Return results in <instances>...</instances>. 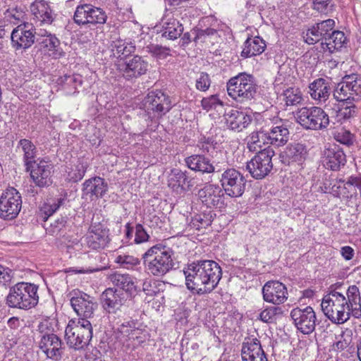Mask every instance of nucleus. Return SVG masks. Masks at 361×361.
Returning <instances> with one entry per match:
<instances>
[{"mask_svg":"<svg viewBox=\"0 0 361 361\" xmlns=\"http://www.w3.org/2000/svg\"><path fill=\"white\" fill-rule=\"evenodd\" d=\"M227 127L234 131L240 132L246 128L252 122L250 115L236 109H231L224 114Z\"/></svg>","mask_w":361,"mask_h":361,"instance_id":"nucleus-28","label":"nucleus"},{"mask_svg":"<svg viewBox=\"0 0 361 361\" xmlns=\"http://www.w3.org/2000/svg\"><path fill=\"white\" fill-rule=\"evenodd\" d=\"M269 144H271V141L268 130L261 129L250 134L247 145L250 151L256 152L262 150V148Z\"/></svg>","mask_w":361,"mask_h":361,"instance_id":"nucleus-34","label":"nucleus"},{"mask_svg":"<svg viewBox=\"0 0 361 361\" xmlns=\"http://www.w3.org/2000/svg\"><path fill=\"white\" fill-rule=\"evenodd\" d=\"M49 8L48 5L42 2H35L30 6V11L37 20L42 18Z\"/></svg>","mask_w":361,"mask_h":361,"instance_id":"nucleus-55","label":"nucleus"},{"mask_svg":"<svg viewBox=\"0 0 361 361\" xmlns=\"http://www.w3.org/2000/svg\"><path fill=\"white\" fill-rule=\"evenodd\" d=\"M23 152V161L25 168L35 162L37 156V149L35 145L29 140L21 139L18 142Z\"/></svg>","mask_w":361,"mask_h":361,"instance_id":"nucleus-39","label":"nucleus"},{"mask_svg":"<svg viewBox=\"0 0 361 361\" xmlns=\"http://www.w3.org/2000/svg\"><path fill=\"white\" fill-rule=\"evenodd\" d=\"M338 102V109L336 115L338 121L343 122L348 121L356 116L357 114V108L354 104L355 102Z\"/></svg>","mask_w":361,"mask_h":361,"instance_id":"nucleus-38","label":"nucleus"},{"mask_svg":"<svg viewBox=\"0 0 361 361\" xmlns=\"http://www.w3.org/2000/svg\"><path fill=\"white\" fill-rule=\"evenodd\" d=\"M114 262L126 269H131L140 264V260L137 257L125 254L116 256Z\"/></svg>","mask_w":361,"mask_h":361,"instance_id":"nucleus-46","label":"nucleus"},{"mask_svg":"<svg viewBox=\"0 0 361 361\" xmlns=\"http://www.w3.org/2000/svg\"><path fill=\"white\" fill-rule=\"evenodd\" d=\"M342 283H336L331 285L326 295H324L321 307L325 316L334 324H341L347 322L350 317V290Z\"/></svg>","mask_w":361,"mask_h":361,"instance_id":"nucleus-2","label":"nucleus"},{"mask_svg":"<svg viewBox=\"0 0 361 361\" xmlns=\"http://www.w3.org/2000/svg\"><path fill=\"white\" fill-rule=\"evenodd\" d=\"M87 164L80 163L75 166V172L71 176V179L76 182L80 180L85 176L87 171Z\"/></svg>","mask_w":361,"mask_h":361,"instance_id":"nucleus-63","label":"nucleus"},{"mask_svg":"<svg viewBox=\"0 0 361 361\" xmlns=\"http://www.w3.org/2000/svg\"><path fill=\"white\" fill-rule=\"evenodd\" d=\"M211 84L209 76L206 73H201L200 77L196 80V88L200 91H206L209 89Z\"/></svg>","mask_w":361,"mask_h":361,"instance_id":"nucleus-59","label":"nucleus"},{"mask_svg":"<svg viewBox=\"0 0 361 361\" xmlns=\"http://www.w3.org/2000/svg\"><path fill=\"white\" fill-rule=\"evenodd\" d=\"M241 355L243 361H268L257 338H248L243 343Z\"/></svg>","mask_w":361,"mask_h":361,"instance_id":"nucleus-26","label":"nucleus"},{"mask_svg":"<svg viewBox=\"0 0 361 361\" xmlns=\"http://www.w3.org/2000/svg\"><path fill=\"white\" fill-rule=\"evenodd\" d=\"M334 138L340 143L349 146L353 144V135L348 130L341 129L334 134Z\"/></svg>","mask_w":361,"mask_h":361,"instance_id":"nucleus-52","label":"nucleus"},{"mask_svg":"<svg viewBox=\"0 0 361 361\" xmlns=\"http://www.w3.org/2000/svg\"><path fill=\"white\" fill-rule=\"evenodd\" d=\"M149 238V235L143 226L140 224H137L135 226V243L137 244L145 243L147 242Z\"/></svg>","mask_w":361,"mask_h":361,"instance_id":"nucleus-57","label":"nucleus"},{"mask_svg":"<svg viewBox=\"0 0 361 361\" xmlns=\"http://www.w3.org/2000/svg\"><path fill=\"white\" fill-rule=\"evenodd\" d=\"M350 298L348 300L350 303V316L355 319L361 318V296L359 288L355 285L351 286L350 290Z\"/></svg>","mask_w":361,"mask_h":361,"instance_id":"nucleus-40","label":"nucleus"},{"mask_svg":"<svg viewBox=\"0 0 361 361\" xmlns=\"http://www.w3.org/2000/svg\"><path fill=\"white\" fill-rule=\"evenodd\" d=\"M13 277L11 269L0 265V283L6 286L9 283Z\"/></svg>","mask_w":361,"mask_h":361,"instance_id":"nucleus-61","label":"nucleus"},{"mask_svg":"<svg viewBox=\"0 0 361 361\" xmlns=\"http://www.w3.org/2000/svg\"><path fill=\"white\" fill-rule=\"evenodd\" d=\"M307 154L306 147L301 143H295L288 145L281 153V160L284 164H290L293 162H301Z\"/></svg>","mask_w":361,"mask_h":361,"instance_id":"nucleus-32","label":"nucleus"},{"mask_svg":"<svg viewBox=\"0 0 361 361\" xmlns=\"http://www.w3.org/2000/svg\"><path fill=\"white\" fill-rule=\"evenodd\" d=\"M71 305L80 319L87 320L93 317L98 306L93 297L82 292L74 293L71 299Z\"/></svg>","mask_w":361,"mask_h":361,"instance_id":"nucleus-17","label":"nucleus"},{"mask_svg":"<svg viewBox=\"0 0 361 361\" xmlns=\"http://www.w3.org/2000/svg\"><path fill=\"white\" fill-rule=\"evenodd\" d=\"M65 224L66 220L63 218L58 219L54 223H51L50 227L47 230L51 235H58L65 226Z\"/></svg>","mask_w":361,"mask_h":361,"instance_id":"nucleus-62","label":"nucleus"},{"mask_svg":"<svg viewBox=\"0 0 361 361\" xmlns=\"http://www.w3.org/2000/svg\"><path fill=\"white\" fill-rule=\"evenodd\" d=\"M162 36L169 39H176L180 36L183 31V27L180 22L175 18H169L163 24Z\"/></svg>","mask_w":361,"mask_h":361,"instance_id":"nucleus-37","label":"nucleus"},{"mask_svg":"<svg viewBox=\"0 0 361 361\" xmlns=\"http://www.w3.org/2000/svg\"><path fill=\"white\" fill-rule=\"evenodd\" d=\"M332 0H312V8L318 13L327 15L332 11Z\"/></svg>","mask_w":361,"mask_h":361,"instance_id":"nucleus-49","label":"nucleus"},{"mask_svg":"<svg viewBox=\"0 0 361 361\" xmlns=\"http://www.w3.org/2000/svg\"><path fill=\"white\" fill-rule=\"evenodd\" d=\"M168 185L176 192L188 190L192 187L191 180L186 173L178 169H173L171 171L168 178Z\"/></svg>","mask_w":361,"mask_h":361,"instance_id":"nucleus-30","label":"nucleus"},{"mask_svg":"<svg viewBox=\"0 0 361 361\" xmlns=\"http://www.w3.org/2000/svg\"><path fill=\"white\" fill-rule=\"evenodd\" d=\"M109 279L114 286L113 288L132 299L139 291L135 285L132 276L127 274L114 273L111 274Z\"/></svg>","mask_w":361,"mask_h":361,"instance_id":"nucleus-24","label":"nucleus"},{"mask_svg":"<svg viewBox=\"0 0 361 361\" xmlns=\"http://www.w3.org/2000/svg\"><path fill=\"white\" fill-rule=\"evenodd\" d=\"M264 301L274 305L283 303L288 299V291L284 284L278 281H269L262 288Z\"/></svg>","mask_w":361,"mask_h":361,"instance_id":"nucleus-22","label":"nucleus"},{"mask_svg":"<svg viewBox=\"0 0 361 361\" xmlns=\"http://www.w3.org/2000/svg\"><path fill=\"white\" fill-rule=\"evenodd\" d=\"M337 102H358L361 98V78L357 74L346 75L333 91Z\"/></svg>","mask_w":361,"mask_h":361,"instance_id":"nucleus-8","label":"nucleus"},{"mask_svg":"<svg viewBox=\"0 0 361 361\" xmlns=\"http://www.w3.org/2000/svg\"><path fill=\"white\" fill-rule=\"evenodd\" d=\"M142 335V332L141 329L137 327H133V332H131L129 337L126 338V341H132L133 346L135 347L145 341V338Z\"/></svg>","mask_w":361,"mask_h":361,"instance_id":"nucleus-58","label":"nucleus"},{"mask_svg":"<svg viewBox=\"0 0 361 361\" xmlns=\"http://www.w3.org/2000/svg\"><path fill=\"white\" fill-rule=\"evenodd\" d=\"M297 122L306 130H324L330 123L329 116L319 106L302 107L295 114Z\"/></svg>","mask_w":361,"mask_h":361,"instance_id":"nucleus-7","label":"nucleus"},{"mask_svg":"<svg viewBox=\"0 0 361 361\" xmlns=\"http://www.w3.org/2000/svg\"><path fill=\"white\" fill-rule=\"evenodd\" d=\"M188 290L197 295L210 293L222 276L221 268L213 260H197L183 270Z\"/></svg>","mask_w":361,"mask_h":361,"instance_id":"nucleus-1","label":"nucleus"},{"mask_svg":"<svg viewBox=\"0 0 361 361\" xmlns=\"http://www.w3.org/2000/svg\"><path fill=\"white\" fill-rule=\"evenodd\" d=\"M331 92V82L322 78L314 80L309 85V94L318 104L327 101Z\"/></svg>","mask_w":361,"mask_h":361,"instance_id":"nucleus-27","label":"nucleus"},{"mask_svg":"<svg viewBox=\"0 0 361 361\" xmlns=\"http://www.w3.org/2000/svg\"><path fill=\"white\" fill-rule=\"evenodd\" d=\"M145 111L152 118H160L172 108L170 97L160 90L149 91L143 100Z\"/></svg>","mask_w":361,"mask_h":361,"instance_id":"nucleus-9","label":"nucleus"},{"mask_svg":"<svg viewBox=\"0 0 361 361\" xmlns=\"http://www.w3.org/2000/svg\"><path fill=\"white\" fill-rule=\"evenodd\" d=\"M224 192L230 197H240L245 189V177L235 169H227L220 178Z\"/></svg>","mask_w":361,"mask_h":361,"instance_id":"nucleus-13","label":"nucleus"},{"mask_svg":"<svg viewBox=\"0 0 361 361\" xmlns=\"http://www.w3.org/2000/svg\"><path fill=\"white\" fill-rule=\"evenodd\" d=\"M226 90L228 96L240 104H251L258 95L255 78L246 73H240L231 78L226 83Z\"/></svg>","mask_w":361,"mask_h":361,"instance_id":"nucleus-4","label":"nucleus"},{"mask_svg":"<svg viewBox=\"0 0 361 361\" xmlns=\"http://www.w3.org/2000/svg\"><path fill=\"white\" fill-rule=\"evenodd\" d=\"M324 38L329 36L335 26V21L333 19H327L314 25Z\"/></svg>","mask_w":361,"mask_h":361,"instance_id":"nucleus-50","label":"nucleus"},{"mask_svg":"<svg viewBox=\"0 0 361 361\" xmlns=\"http://www.w3.org/2000/svg\"><path fill=\"white\" fill-rule=\"evenodd\" d=\"M36 42L39 49L54 59L60 58L63 55L60 49V40L55 35L46 30L40 29L36 33Z\"/></svg>","mask_w":361,"mask_h":361,"instance_id":"nucleus-19","label":"nucleus"},{"mask_svg":"<svg viewBox=\"0 0 361 361\" xmlns=\"http://www.w3.org/2000/svg\"><path fill=\"white\" fill-rule=\"evenodd\" d=\"M290 317L298 330L303 334H310L314 331L316 326V314L310 306L303 309H293Z\"/></svg>","mask_w":361,"mask_h":361,"instance_id":"nucleus-16","label":"nucleus"},{"mask_svg":"<svg viewBox=\"0 0 361 361\" xmlns=\"http://www.w3.org/2000/svg\"><path fill=\"white\" fill-rule=\"evenodd\" d=\"M271 145L277 147L284 145L289 139V130L286 126L281 123L279 125L273 126L269 130Z\"/></svg>","mask_w":361,"mask_h":361,"instance_id":"nucleus-36","label":"nucleus"},{"mask_svg":"<svg viewBox=\"0 0 361 361\" xmlns=\"http://www.w3.org/2000/svg\"><path fill=\"white\" fill-rule=\"evenodd\" d=\"M35 30L29 23H22L11 34V46L15 50H25L32 47L36 38Z\"/></svg>","mask_w":361,"mask_h":361,"instance_id":"nucleus-15","label":"nucleus"},{"mask_svg":"<svg viewBox=\"0 0 361 361\" xmlns=\"http://www.w3.org/2000/svg\"><path fill=\"white\" fill-rule=\"evenodd\" d=\"M266 48V44L259 37H248L244 42L241 56L249 58L261 54Z\"/></svg>","mask_w":361,"mask_h":361,"instance_id":"nucleus-33","label":"nucleus"},{"mask_svg":"<svg viewBox=\"0 0 361 361\" xmlns=\"http://www.w3.org/2000/svg\"><path fill=\"white\" fill-rule=\"evenodd\" d=\"M91 9L88 24H104L107 18L105 12L102 8L92 5Z\"/></svg>","mask_w":361,"mask_h":361,"instance_id":"nucleus-48","label":"nucleus"},{"mask_svg":"<svg viewBox=\"0 0 361 361\" xmlns=\"http://www.w3.org/2000/svg\"><path fill=\"white\" fill-rule=\"evenodd\" d=\"M65 198L59 197L52 200L51 202L44 203L40 209L41 218L46 221L48 218L55 213L64 203Z\"/></svg>","mask_w":361,"mask_h":361,"instance_id":"nucleus-42","label":"nucleus"},{"mask_svg":"<svg viewBox=\"0 0 361 361\" xmlns=\"http://www.w3.org/2000/svg\"><path fill=\"white\" fill-rule=\"evenodd\" d=\"M274 155V151L270 147L259 151L246 164L251 176L255 179H262L268 176L273 169Z\"/></svg>","mask_w":361,"mask_h":361,"instance_id":"nucleus-10","label":"nucleus"},{"mask_svg":"<svg viewBox=\"0 0 361 361\" xmlns=\"http://www.w3.org/2000/svg\"><path fill=\"white\" fill-rule=\"evenodd\" d=\"M92 337V326L90 320L79 319L70 322L65 330L66 344L75 350H80L89 344Z\"/></svg>","mask_w":361,"mask_h":361,"instance_id":"nucleus-6","label":"nucleus"},{"mask_svg":"<svg viewBox=\"0 0 361 361\" xmlns=\"http://www.w3.org/2000/svg\"><path fill=\"white\" fill-rule=\"evenodd\" d=\"M38 302V286L27 282H19L11 286L6 298V304L9 307L24 310L35 307Z\"/></svg>","mask_w":361,"mask_h":361,"instance_id":"nucleus-5","label":"nucleus"},{"mask_svg":"<svg viewBox=\"0 0 361 361\" xmlns=\"http://www.w3.org/2000/svg\"><path fill=\"white\" fill-rule=\"evenodd\" d=\"M216 33V30L214 28L207 27L206 29H199L196 32L195 41L205 42L207 37L212 36Z\"/></svg>","mask_w":361,"mask_h":361,"instance_id":"nucleus-60","label":"nucleus"},{"mask_svg":"<svg viewBox=\"0 0 361 361\" xmlns=\"http://www.w3.org/2000/svg\"><path fill=\"white\" fill-rule=\"evenodd\" d=\"M133 327H136L135 323L133 322H127L121 325L119 331L123 336L124 342L126 341V338L129 337L131 332H133Z\"/></svg>","mask_w":361,"mask_h":361,"instance_id":"nucleus-64","label":"nucleus"},{"mask_svg":"<svg viewBox=\"0 0 361 361\" xmlns=\"http://www.w3.org/2000/svg\"><path fill=\"white\" fill-rule=\"evenodd\" d=\"M117 69L124 79L133 81L147 73L149 63L142 57L136 55L132 58L119 61L117 63Z\"/></svg>","mask_w":361,"mask_h":361,"instance_id":"nucleus-11","label":"nucleus"},{"mask_svg":"<svg viewBox=\"0 0 361 361\" xmlns=\"http://www.w3.org/2000/svg\"><path fill=\"white\" fill-rule=\"evenodd\" d=\"M114 288H106L101 295V303L103 308L109 313L115 314L121 307L130 300Z\"/></svg>","mask_w":361,"mask_h":361,"instance_id":"nucleus-23","label":"nucleus"},{"mask_svg":"<svg viewBox=\"0 0 361 361\" xmlns=\"http://www.w3.org/2000/svg\"><path fill=\"white\" fill-rule=\"evenodd\" d=\"M173 251L161 244L149 247L142 256L145 271L149 276H163L173 269Z\"/></svg>","mask_w":361,"mask_h":361,"instance_id":"nucleus-3","label":"nucleus"},{"mask_svg":"<svg viewBox=\"0 0 361 361\" xmlns=\"http://www.w3.org/2000/svg\"><path fill=\"white\" fill-rule=\"evenodd\" d=\"M25 169L30 172V178L37 186L44 188L52 183L53 165L44 159H37Z\"/></svg>","mask_w":361,"mask_h":361,"instance_id":"nucleus-14","label":"nucleus"},{"mask_svg":"<svg viewBox=\"0 0 361 361\" xmlns=\"http://www.w3.org/2000/svg\"><path fill=\"white\" fill-rule=\"evenodd\" d=\"M303 37L305 42L309 44H314L321 41L322 47H323L324 38L315 25L308 29Z\"/></svg>","mask_w":361,"mask_h":361,"instance_id":"nucleus-47","label":"nucleus"},{"mask_svg":"<svg viewBox=\"0 0 361 361\" xmlns=\"http://www.w3.org/2000/svg\"><path fill=\"white\" fill-rule=\"evenodd\" d=\"M39 347L48 358L58 360L63 353V343L53 333H45L40 335Z\"/></svg>","mask_w":361,"mask_h":361,"instance_id":"nucleus-21","label":"nucleus"},{"mask_svg":"<svg viewBox=\"0 0 361 361\" xmlns=\"http://www.w3.org/2000/svg\"><path fill=\"white\" fill-rule=\"evenodd\" d=\"M92 5L82 4L78 6L74 13V20L78 25L88 24L91 13Z\"/></svg>","mask_w":361,"mask_h":361,"instance_id":"nucleus-45","label":"nucleus"},{"mask_svg":"<svg viewBox=\"0 0 361 361\" xmlns=\"http://www.w3.org/2000/svg\"><path fill=\"white\" fill-rule=\"evenodd\" d=\"M283 96L287 106H296L303 101L302 94L298 88H288L283 92Z\"/></svg>","mask_w":361,"mask_h":361,"instance_id":"nucleus-44","label":"nucleus"},{"mask_svg":"<svg viewBox=\"0 0 361 361\" xmlns=\"http://www.w3.org/2000/svg\"><path fill=\"white\" fill-rule=\"evenodd\" d=\"M85 241L92 250L104 249L109 242L108 231L99 227H92L89 231Z\"/></svg>","mask_w":361,"mask_h":361,"instance_id":"nucleus-29","label":"nucleus"},{"mask_svg":"<svg viewBox=\"0 0 361 361\" xmlns=\"http://www.w3.org/2000/svg\"><path fill=\"white\" fill-rule=\"evenodd\" d=\"M346 42V37L342 31L334 30L329 36L324 40L322 49L324 51H329V53H334L340 49Z\"/></svg>","mask_w":361,"mask_h":361,"instance_id":"nucleus-35","label":"nucleus"},{"mask_svg":"<svg viewBox=\"0 0 361 361\" xmlns=\"http://www.w3.org/2000/svg\"><path fill=\"white\" fill-rule=\"evenodd\" d=\"M186 165L192 171L202 173H218L225 169L226 161L210 162L204 155L193 154L185 159Z\"/></svg>","mask_w":361,"mask_h":361,"instance_id":"nucleus-18","label":"nucleus"},{"mask_svg":"<svg viewBox=\"0 0 361 361\" xmlns=\"http://www.w3.org/2000/svg\"><path fill=\"white\" fill-rule=\"evenodd\" d=\"M224 191L216 185H207L198 192L202 202L209 208H222L225 205Z\"/></svg>","mask_w":361,"mask_h":361,"instance_id":"nucleus-20","label":"nucleus"},{"mask_svg":"<svg viewBox=\"0 0 361 361\" xmlns=\"http://www.w3.org/2000/svg\"><path fill=\"white\" fill-rule=\"evenodd\" d=\"M201 103L202 108L207 111L212 109H216L217 106L223 105V102L219 99L218 96L216 94L203 98Z\"/></svg>","mask_w":361,"mask_h":361,"instance_id":"nucleus-53","label":"nucleus"},{"mask_svg":"<svg viewBox=\"0 0 361 361\" xmlns=\"http://www.w3.org/2000/svg\"><path fill=\"white\" fill-rule=\"evenodd\" d=\"M351 338L349 334L343 333L340 338L333 345V349L335 351L341 352L345 349L350 343Z\"/></svg>","mask_w":361,"mask_h":361,"instance_id":"nucleus-56","label":"nucleus"},{"mask_svg":"<svg viewBox=\"0 0 361 361\" xmlns=\"http://www.w3.org/2000/svg\"><path fill=\"white\" fill-rule=\"evenodd\" d=\"M109 187L105 180L96 176L86 180L83 183L82 192L85 195L94 196L97 198L103 197L108 191Z\"/></svg>","mask_w":361,"mask_h":361,"instance_id":"nucleus-31","label":"nucleus"},{"mask_svg":"<svg viewBox=\"0 0 361 361\" xmlns=\"http://www.w3.org/2000/svg\"><path fill=\"white\" fill-rule=\"evenodd\" d=\"M149 51L159 59H165L170 55V49L158 44H151L148 47Z\"/></svg>","mask_w":361,"mask_h":361,"instance_id":"nucleus-54","label":"nucleus"},{"mask_svg":"<svg viewBox=\"0 0 361 361\" xmlns=\"http://www.w3.org/2000/svg\"><path fill=\"white\" fill-rule=\"evenodd\" d=\"M22 207V199L19 192L14 188L4 191L0 198V217L13 219L19 214Z\"/></svg>","mask_w":361,"mask_h":361,"instance_id":"nucleus-12","label":"nucleus"},{"mask_svg":"<svg viewBox=\"0 0 361 361\" xmlns=\"http://www.w3.org/2000/svg\"><path fill=\"white\" fill-rule=\"evenodd\" d=\"M323 162L326 169L338 171L345 166L346 156L339 146L334 145L324 149Z\"/></svg>","mask_w":361,"mask_h":361,"instance_id":"nucleus-25","label":"nucleus"},{"mask_svg":"<svg viewBox=\"0 0 361 361\" xmlns=\"http://www.w3.org/2000/svg\"><path fill=\"white\" fill-rule=\"evenodd\" d=\"M61 82H63L65 85L73 86V88L75 91L78 87L82 85V76L79 74L65 75L61 78Z\"/></svg>","mask_w":361,"mask_h":361,"instance_id":"nucleus-51","label":"nucleus"},{"mask_svg":"<svg viewBox=\"0 0 361 361\" xmlns=\"http://www.w3.org/2000/svg\"><path fill=\"white\" fill-rule=\"evenodd\" d=\"M110 49L114 57L121 59L133 53L135 50V47L126 43L123 39H118L111 42Z\"/></svg>","mask_w":361,"mask_h":361,"instance_id":"nucleus-41","label":"nucleus"},{"mask_svg":"<svg viewBox=\"0 0 361 361\" xmlns=\"http://www.w3.org/2000/svg\"><path fill=\"white\" fill-rule=\"evenodd\" d=\"M282 309L276 306H268L259 315V319L264 323L271 324L276 321L277 317L282 314Z\"/></svg>","mask_w":361,"mask_h":361,"instance_id":"nucleus-43","label":"nucleus"}]
</instances>
